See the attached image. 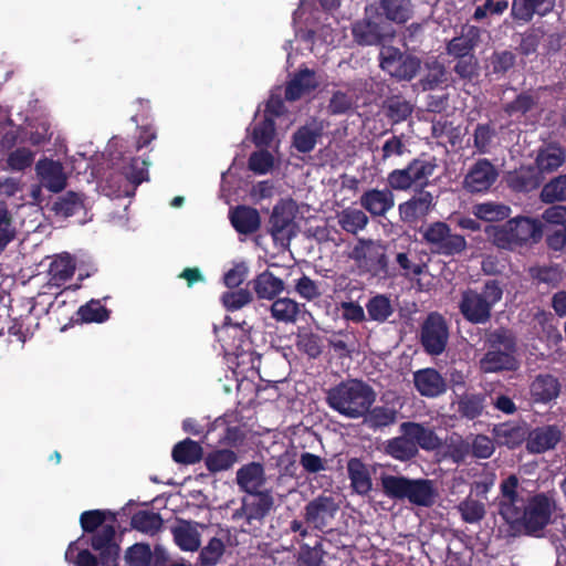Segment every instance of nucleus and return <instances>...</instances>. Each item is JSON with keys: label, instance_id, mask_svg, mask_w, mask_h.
Listing matches in <instances>:
<instances>
[{"label": "nucleus", "instance_id": "1", "mask_svg": "<svg viewBox=\"0 0 566 566\" xmlns=\"http://www.w3.org/2000/svg\"><path fill=\"white\" fill-rule=\"evenodd\" d=\"M520 480L510 474L500 484L499 514L510 528L531 537H542L544 530L552 523L556 510L553 495L539 492L527 500L520 493Z\"/></svg>", "mask_w": 566, "mask_h": 566}, {"label": "nucleus", "instance_id": "2", "mask_svg": "<svg viewBox=\"0 0 566 566\" xmlns=\"http://www.w3.org/2000/svg\"><path fill=\"white\" fill-rule=\"evenodd\" d=\"M326 403L348 419H359L376 401V391L366 381L349 378L326 391Z\"/></svg>", "mask_w": 566, "mask_h": 566}, {"label": "nucleus", "instance_id": "3", "mask_svg": "<svg viewBox=\"0 0 566 566\" xmlns=\"http://www.w3.org/2000/svg\"><path fill=\"white\" fill-rule=\"evenodd\" d=\"M486 352L480 359V370L484 374L516 371L520 368L517 342L513 332L499 327L485 333Z\"/></svg>", "mask_w": 566, "mask_h": 566}, {"label": "nucleus", "instance_id": "4", "mask_svg": "<svg viewBox=\"0 0 566 566\" xmlns=\"http://www.w3.org/2000/svg\"><path fill=\"white\" fill-rule=\"evenodd\" d=\"M503 294V284L499 280H486L480 290L468 287L461 292L459 312L468 323L484 325L491 321L492 311Z\"/></svg>", "mask_w": 566, "mask_h": 566}, {"label": "nucleus", "instance_id": "5", "mask_svg": "<svg viewBox=\"0 0 566 566\" xmlns=\"http://www.w3.org/2000/svg\"><path fill=\"white\" fill-rule=\"evenodd\" d=\"M490 237L499 249L513 251L525 245L530 240L538 241L542 237V229L536 220L528 217H516L501 226L493 227Z\"/></svg>", "mask_w": 566, "mask_h": 566}, {"label": "nucleus", "instance_id": "6", "mask_svg": "<svg viewBox=\"0 0 566 566\" xmlns=\"http://www.w3.org/2000/svg\"><path fill=\"white\" fill-rule=\"evenodd\" d=\"M422 242L432 254L452 258L467 250L468 243L462 234L453 233L444 221H434L421 227Z\"/></svg>", "mask_w": 566, "mask_h": 566}, {"label": "nucleus", "instance_id": "7", "mask_svg": "<svg viewBox=\"0 0 566 566\" xmlns=\"http://www.w3.org/2000/svg\"><path fill=\"white\" fill-rule=\"evenodd\" d=\"M348 258L353 260L359 269L373 275L388 273V258L385 249L371 239L359 238Z\"/></svg>", "mask_w": 566, "mask_h": 566}, {"label": "nucleus", "instance_id": "8", "mask_svg": "<svg viewBox=\"0 0 566 566\" xmlns=\"http://www.w3.org/2000/svg\"><path fill=\"white\" fill-rule=\"evenodd\" d=\"M380 67L399 81H411L421 69V60L397 48L388 46L380 53Z\"/></svg>", "mask_w": 566, "mask_h": 566}, {"label": "nucleus", "instance_id": "9", "mask_svg": "<svg viewBox=\"0 0 566 566\" xmlns=\"http://www.w3.org/2000/svg\"><path fill=\"white\" fill-rule=\"evenodd\" d=\"M449 340V326L438 312L427 315L420 327V343L423 350L432 356L442 354Z\"/></svg>", "mask_w": 566, "mask_h": 566}, {"label": "nucleus", "instance_id": "10", "mask_svg": "<svg viewBox=\"0 0 566 566\" xmlns=\"http://www.w3.org/2000/svg\"><path fill=\"white\" fill-rule=\"evenodd\" d=\"M436 165L429 160L415 158L406 168L389 172L387 181L391 189L407 190L413 185L424 186L433 174Z\"/></svg>", "mask_w": 566, "mask_h": 566}, {"label": "nucleus", "instance_id": "11", "mask_svg": "<svg viewBox=\"0 0 566 566\" xmlns=\"http://www.w3.org/2000/svg\"><path fill=\"white\" fill-rule=\"evenodd\" d=\"M499 178L496 167L486 158L478 159L463 179V189L471 193H485Z\"/></svg>", "mask_w": 566, "mask_h": 566}, {"label": "nucleus", "instance_id": "12", "mask_svg": "<svg viewBox=\"0 0 566 566\" xmlns=\"http://www.w3.org/2000/svg\"><path fill=\"white\" fill-rule=\"evenodd\" d=\"M294 227L292 209L286 203H276L269 219V232L273 240L279 241L282 245H289L295 235Z\"/></svg>", "mask_w": 566, "mask_h": 566}, {"label": "nucleus", "instance_id": "13", "mask_svg": "<svg viewBox=\"0 0 566 566\" xmlns=\"http://www.w3.org/2000/svg\"><path fill=\"white\" fill-rule=\"evenodd\" d=\"M304 520L315 530L324 531L335 517L338 505L332 496L319 495L305 505Z\"/></svg>", "mask_w": 566, "mask_h": 566}, {"label": "nucleus", "instance_id": "14", "mask_svg": "<svg viewBox=\"0 0 566 566\" xmlns=\"http://www.w3.org/2000/svg\"><path fill=\"white\" fill-rule=\"evenodd\" d=\"M34 169L41 186L46 190L59 193L65 189L67 176L61 161L43 157L36 161Z\"/></svg>", "mask_w": 566, "mask_h": 566}, {"label": "nucleus", "instance_id": "15", "mask_svg": "<svg viewBox=\"0 0 566 566\" xmlns=\"http://www.w3.org/2000/svg\"><path fill=\"white\" fill-rule=\"evenodd\" d=\"M434 206L436 202L432 193L421 189L409 200L401 202L398 207V211L401 221L405 223H413L427 217Z\"/></svg>", "mask_w": 566, "mask_h": 566}, {"label": "nucleus", "instance_id": "16", "mask_svg": "<svg viewBox=\"0 0 566 566\" xmlns=\"http://www.w3.org/2000/svg\"><path fill=\"white\" fill-rule=\"evenodd\" d=\"M562 430L556 424H546L528 430L526 450L539 454L554 449L560 441Z\"/></svg>", "mask_w": 566, "mask_h": 566}, {"label": "nucleus", "instance_id": "17", "mask_svg": "<svg viewBox=\"0 0 566 566\" xmlns=\"http://www.w3.org/2000/svg\"><path fill=\"white\" fill-rule=\"evenodd\" d=\"M399 409L395 405L384 403L371 406L365 411L363 424L374 432L384 431L398 422Z\"/></svg>", "mask_w": 566, "mask_h": 566}, {"label": "nucleus", "instance_id": "18", "mask_svg": "<svg viewBox=\"0 0 566 566\" xmlns=\"http://www.w3.org/2000/svg\"><path fill=\"white\" fill-rule=\"evenodd\" d=\"M413 385L417 391L427 398H437L447 391V382L434 368H422L413 373Z\"/></svg>", "mask_w": 566, "mask_h": 566}, {"label": "nucleus", "instance_id": "19", "mask_svg": "<svg viewBox=\"0 0 566 566\" xmlns=\"http://www.w3.org/2000/svg\"><path fill=\"white\" fill-rule=\"evenodd\" d=\"M318 85L315 71L307 67L300 69L286 83L284 98L287 102H296L315 91Z\"/></svg>", "mask_w": 566, "mask_h": 566}, {"label": "nucleus", "instance_id": "20", "mask_svg": "<svg viewBox=\"0 0 566 566\" xmlns=\"http://www.w3.org/2000/svg\"><path fill=\"white\" fill-rule=\"evenodd\" d=\"M239 489L244 493H258L266 483L265 470L260 462L243 464L235 475Z\"/></svg>", "mask_w": 566, "mask_h": 566}, {"label": "nucleus", "instance_id": "21", "mask_svg": "<svg viewBox=\"0 0 566 566\" xmlns=\"http://www.w3.org/2000/svg\"><path fill=\"white\" fill-rule=\"evenodd\" d=\"M400 431L411 439L418 450L421 448L426 451H433L442 446L441 439L437 436L434 430L424 427L422 423L412 421L402 422L400 424Z\"/></svg>", "mask_w": 566, "mask_h": 566}, {"label": "nucleus", "instance_id": "22", "mask_svg": "<svg viewBox=\"0 0 566 566\" xmlns=\"http://www.w3.org/2000/svg\"><path fill=\"white\" fill-rule=\"evenodd\" d=\"M324 133L323 122L312 119L300 126L292 135V146L302 154H308L315 149L317 142Z\"/></svg>", "mask_w": 566, "mask_h": 566}, {"label": "nucleus", "instance_id": "23", "mask_svg": "<svg viewBox=\"0 0 566 566\" xmlns=\"http://www.w3.org/2000/svg\"><path fill=\"white\" fill-rule=\"evenodd\" d=\"M437 495V489L432 480L409 478L405 500L410 504L430 507L434 504Z\"/></svg>", "mask_w": 566, "mask_h": 566}, {"label": "nucleus", "instance_id": "24", "mask_svg": "<svg viewBox=\"0 0 566 566\" xmlns=\"http://www.w3.org/2000/svg\"><path fill=\"white\" fill-rule=\"evenodd\" d=\"M360 206L374 217H384L395 206V197L390 189H369L359 199Z\"/></svg>", "mask_w": 566, "mask_h": 566}, {"label": "nucleus", "instance_id": "25", "mask_svg": "<svg viewBox=\"0 0 566 566\" xmlns=\"http://www.w3.org/2000/svg\"><path fill=\"white\" fill-rule=\"evenodd\" d=\"M544 181V176L534 166H522L510 171L506 184L516 192H530L537 189Z\"/></svg>", "mask_w": 566, "mask_h": 566}, {"label": "nucleus", "instance_id": "26", "mask_svg": "<svg viewBox=\"0 0 566 566\" xmlns=\"http://www.w3.org/2000/svg\"><path fill=\"white\" fill-rule=\"evenodd\" d=\"M347 476L354 493L365 496L373 490L371 472L359 458H350L346 464Z\"/></svg>", "mask_w": 566, "mask_h": 566}, {"label": "nucleus", "instance_id": "27", "mask_svg": "<svg viewBox=\"0 0 566 566\" xmlns=\"http://www.w3.org/2000/svg\"><path fill=\"white\" fill-rule=\"evenodd\" d=\"M253 496L251 500L243 499L242 512L248 524L253 521L262 522L270 513L274 505V499L270 490H264L258 493H250Z\"/></svg>", "mask_w": 566, "mask_h": 566}, {"label": "nucleus", "instance_id": "28", "mask_svg": "<svg viewBox=\"0 0 566 566\" xmlns=\"http://www.w3.org/2000/svg\"><path fill=\"white\" fill-rule=\"evenodd\" d=\"M566 151L558 143H549L537 149L535 168L544 174H552L565 164Z\"/></svg>", "mask_w": 566, "mask_h": 566}, {"label": "nucleus", "instance_id": "29", "mask_svg": "<svg viewBox=\"0 0 566 566\" xmlns=\"http://www.w3.org/2000/svg\"><path fill=\"white\" fill-rule=\"evenodd\" d=\"M562 385L557 377L551 374L537 375L530 386L531 397L534 402L549 403L560 394Z\"/></svg>", "mask_w": 566, "mask_h": 566}, {"label": "nucleus", "instance_id": "30", "mask_svg": "<svg viewBox=\"0 0 566 566\" xmlns=\"http://www.w3.org/2000/svg\"><path fill=\"white\" fill-rule=\"evenodd\" d=\"M115 537V527L111 524L102 526L91 539L93 549L99 552L101 564L109 565L115 563L118 547L113 545Z\"/></svg>", "mask_w": 566, "mask_h": 566}, {"label": "nucleus", "instance_id": "31", "mask_svg": "<svg viewBox=\"0 0 566 566\" xmlns=\"http://www.w3.org/2000/svg\"><path fill=\"white\" fill-rule=\"evenodd\" d=\"M230 221L235 231L240 234H252L261 226V218L255 208L238 206L230 212Z\"/></svg>", "mask_w": 566, "mask_h": 566}, {"label": "nucleus", "instance_id": "32", "mask_svg": "<svg viewBox=\"0 0 566 566\" xmlns=\"http://www.w3.org/2000/svg\"><path fill=\"white\" fill-rule=\"evenodd\" d=\"M250 284L260 300H274L285 287L283 280L270 270L259 273Z\"/></svg>", "mask_w": 566, "mask_h": 566}, {"label": "nucleus", "instance_id": "33", "mask_svg": "<svg viewBox=\"0 0 566 566\" xmlns=\"http://www.w3.org/2000/svg\"><path fill=\"white\" fill-rule=\"evenodd\" d=\"M494 436L499 444L515 449L527 443L528 428L526 423H501L495 426Z\"/></svg>", "mask_w": 566, "mask_h": 566}, {"label": "nucleus", "instance_id": "34", "mask_svg": "<svg viewBox=\"0 0 566 566\" xmlns=\"http://www.w3.org/2000/svg\"><path fill=\"white\" fill-rule=\"evenodd\" d=\"M52 210L56 216L70 218L86 211L85 195L82 192L66 191L57 197L53 203Z\"/></svg>", "mask_w": 566, "mask_h": 566}, {"label": "nucleus", "instance_id": "35", "mask_svg": "<svg viewBox=\"0 0 566 566\" xmlns=\"http://www.w3.org/2000/svg\"><path fill=\"white\" fill-rule=\"evenodd\" d=\"M382 109L391 124H399L411 116L413 105L406 97L398 94L387 96L382 103Z\"/></svg>", "mask_w": 566, "mask_h": 566}, {"label": "nucleus", "instance_id": "36", "mask_svg": "<svg viewBox=\"0 0 566 566\" xmlns=\"http://www.w3.org/2000/svg\"><path fill=\"white\" fill-rule=\"evenodd\" d=\"M384 453L395 460L407 462L417 457L418 449L411 439L402 433L401 436L388 439L384 443Z\"/></svg>", "mask_w": 566, "mask_h": 566}, {"label": "nucleus", "instance_id": "37", "mask_svg": "<svg viewBox=\"0 0 566 566\" xmlns=\"http://www.w3.org/2000/svg\"><path fill=\"white\" fill-rule=\"evenodd\" d=\"M479 42V31L471 28L467 34L454 36L447 43V54L452 60L474 55V49Z\"/></svg>", "mask_w": 566, "mask_h": 566}, {"label": "nucleus", "instance_id": "38", "mask_svg": "<svg viewBox=\"0 0 566 566\" xmlns=\"http://www.w3.org/2000/svg\"><path fill=\"white\" fill-rule=\"evenodd\" d=\"M450 63H453L452 71L457 75V78L464 85L478 83L480 77V63L475 54L451 60Z\"/></svg>", "mask_w": 566, "mask_h": 566}, {"label": "nucleus", "instance_id": "39", "mask_svg": "<svg viewBox=\"0 0 566 566\" xmlns=\"http://www.w3.org/2000/svg\"><path fill=\"white\" fill-rule=\"evenodd\" d=\"M75 268V261L70 253L64 252L56 255L49 266L51 281L56 285L66 282L73 276Z\"/></svg>", "mask_w": 566, "mask_h": 566}, {"label": "nucleus", "instance_id": "40", "mask_svg": "<svg viewBox=\"0 0 566 566\" xmlns=\"http://www.w3.org/2000/svg\"><path fill=\"white\" fill-rule=\"evenodd\" d=\"M164 521L159 513L140 510L130 518V525L134 530L147 535H156L163 527Z\"/></svg>", "mask_w": 566, "mask_h": 566}, {"label": "nucleus", "instance_id": "41", "mask_svg": "<svg viewBox=\"0 0 566 566\" xmlns=\"http://www.w3.org/2000/svg\"><path fill=\"white\" fill-rule=\"evenodd\" d=\"M202 447L187 438L172 448L171 457L176 463L180 464H195L202 459Z\"/></svg>", "mask_w": 566, "mask_h": 566}, {"label": "nucleus", "instance_id": "42", "mask_svg": "<svg viewBox=\"0 0 566 566\" xmlns=\"http://www.w3.org/2000/svg\"><path fill=\"white\" fill-rule=\"evenodd\" d=\"M472 211L476 219L495 222L509 218L511 208L504 203L486 201L474 205Z\"/></svg>", "mask_w": 566, "mask_h": 566}, {"label": "nucleus", "instance_id": "43", "mask_svg": "<svg viewBox=\"0 0 566 566\" xmlns=\"http://www.w3.org/2000/svg\"><path fill=\"white\" fill-rule=\"evenodd\" d=\"M271 315L276 322L295 323L301 312L300 304L289 297H279L271 305Z\"/></svg>", "mask_w": 566, "mask_h": 566}, {"label": "nucleus", "instance_id": "44", "mask_svg": "<svg viewBox=\"0 0 566 566\" xmlns=\"http://www.w3.org/2000/svg\"><path fill=\"white\" fill-rule=\"evenodd\" d=\"M238 461V454L230 449H219L205 457V465L210 473L227 471Z\"/></svg>", "mask_w": 566, "mask_h": 566}, {"label": "nucleus", "instance_id": "45", "mask_svg": "<svg viewBox=\"0 0 566 566\" xmlns=\"http://www.w3.org/2000/svg\"><path fill=\"white\" fill-rule=\"evenodd\" d=\"M296 348L311 359H317L323 353L322 337L312 331H301L296 335Z\"/></svg>", "mask_w": 566, "mask_h": 566}, {"label": "nucleus", "instance_id": "46", "mask_svg": "<svg viewBox=\"0 0 566 566\" xmlns=\"http://www.w3.org/2000/svg\"><path fill=\"white\" fill-rule=\"evenodd\" d=\"M366 311L370 321L385 323L394 314L395 310L388 296L377 294L368 300Z\"/></svg>", "mask_w": 566, "mask_h": 566}, {"label": "nucleus", "instance_id": "47", "mask_svg": "<svg viewBox=\"0 0 566 566\" xmlns=\"http://www.w3.org/2000/svg\"><path fill=\"white\" fill-rule=\"evenodd\" d=\"M367 214L359 209L347 208L338 214V224L340 228L350 234H356L364 230L368 224Z\"/></svg>", "mask_w": 566, "mask_h": 566}, {"label": "nucleus", "instance_id": "48", "mask_svg": "<svg viewBox=\"0 0 566 566\" xmlns=\"http://www.w3.org/2000/svg\"><path fill=\"white\" fill-rule=\"evenodd\" d=\"M174 541L185 552H196L200 547V534L189 523L172 528Z\"/></svg>", "mask_w": 566, "mask_h": 566}, {"label": "nucleus", "instance_id": "49", "mask_svg": "<svg viewBox=\"0 0 566 566\" xmlns=\"http://www.w3.org/2000/svg\"><path fill=\"white\" fill-rule=\"evenodd\" d=\"M352 32L355 41L360 45H376L382 40L378 24L371 21L356 22Z\"/></svg>", "mask_w": 566, "mask_h": 566}, {"label": "nucleus", "instance_id": "50", "mask_svg": "<svg viewBox=\"0 0 566 566\" xmlns=\"http://www.w3.org/2000/svg\"><path fill=\"white\" fill-rule=\"evenodd\" d=\"M379 480L382 493L387 497L392 500H405V493L409 481L408 476L381 473Z\"/></svg>", "mask_w": 566, "mask_h": 566}, {"label": "nucleus", "instance_id": "51", "mask_svg": "<svg viewBox=\"0 0 566 566\" xmlns=\"http://www.w3.org/2000/svg\"><path fill=\"white\" fill-rule=\"evenodd\" d=\"M35 159V151L28 147H18L11 150L6 159V168L15 172H23L31 168Z\"/></svg>", "mask_w": 566, "mask_h": 566}, {"label": "nucleus", "instance_id": "52", "mask_svg": "<svg viewBox=\"0 0 566 566\" xmlns=\"http://www.w3.org/2000/svg\"><path fill=\"white\" fill-rule=\"evenodd\" d=\"M457 510L460 513L462 521L469 524L480 523L486 514L484 503L472 499L471 496L461 501L458 504Z\"/></svg>", "mask_w": 566, "mask_h": 566}, {"label": "nucleus", "instance_id": "53", "mask_svg": "<svg viewBox=\"0 0 566 566\" xmlns=\"http://www.w3.org/2000/svg\"><path fill=\"white\" fill-rule=\"evenodd\" d=\"M107 310L99 300H91L86 304L78 307L76 315L78 321L83 323H103L109 317Z\"/></svg>", "mask_w": 566, "mask_h": 566}, {"label": "nucleus", "instance_id": "54", "mask_svg": "<svg viewBox=\"0 0 566 566\" xmlns=\"http://www.w3.org/2000/svg\"><path fill=\"white\" fill-rule=\"evenodd\" d=\"M497 133L491 123H479L473 130V146L479 154H488L491 150Z\"/></svg>", "mask_w": 566, "mask_h": 566}, {"label": "nucleus", "instance_id": "55", "mask_svg": "<svg viewBox=\"0 0 566 566\" xmlns=\"http://www.w3.org/2000/svg\"><path fill=\"white\" fill-rule=\"evenodd\" d=\"M148 166L147 160L132 157L128 163L120 166V170L130 184L138 186L148 180Z\"/></svg>", "mask_w": 566, "mask_h": 566}, {"label": "nucleus", "instance_id": "56", "mask_svg": "<svg viewBox=\"0 0 566 566\" xmlns=\"http://www.w3.org/2000/svg\"><path fill=\"white\" fill-rule=\"evenodd\" d=\"M539 197L545 203L566 201V174L554 177L545 184Z\"/></svg>", "mask_w": 566, "mask_h": 566}, {"label": "nucleus", "instance_id": "57", "mask_svg": "<svg viewBox=\"0 0 566 566\" xmlns=\"http://www.w3.org/2000/svg\"><path fill=\"white\" fill-rule=\"evenodd\" d=\"M484 399L480 394L463 395L458 401L460 415L469 420L480 417L484 409Z\"/></svg>", "mask_w": 566, "mask_h": 566}, {"label": "nucleus", "instance_id": "58", "mask_svg": "<svg viewBox=\"0 0 566 566\" xmlns=\"http://www.w3.org/2000/svg\"><path fill=\"white\" fill-rule=\"evenodd\" d=\"M530 275L536 283H545L552 287L558 286L563 279L562 269L557 264L533 266Z\"/></svg>", "mask_w": 566, "mask_h": 566}, {"label": "nucleus", "instance_id": "59", "mask_svg": "<svg viewBox=\"0 0 566 566\" xmlns=\"http://www.w3.org/2000/svg\"><path fill=\"white\" fill-rule=\"evenodd\" d=\"M325 554L321 541L316 542L314 546L303 543L300 546L297 563L300 566H322Z\"/></svg>", "mask_w": 566, "mask_h": 566}, {"label": "nucleus", "instance_id": "60", "mask_svg": "<svg viewBox=\"0 0 566 566\" xmlns=\"http://www.w3.org/2000/svg\"><path fill=\"white\" fill-rule=\"evenodd\" d=\"M275 135V120L271 116L264 115V118L253 128V143L258 147H268L273 142Z\"/></svg>", "mask_w": 566, "mask_h": 566}, {"label": "nucleus", "instance_id": "61", "mask_svg": "<svg viewBox=\"0 0 566 566\" xmlns=\"http://www.w3.org/2000/svg\"><path fill=\"white\" fill-rule=\"evenodd\" d=\"M226 546L221 538L212 537L208 544L202 547L199 559L201 566H214L224 554Z\"/></svg>", "mask_w": 566, "mask_h": 566}, {"label": "nucleus", "instance_id": "62", "mask_svg": "<svg viewBox=\"0 0 566 566\" xmlns=\"http://www.w3.org/2000/svg\"><path fill=\"white\" fill-rule=\"evenodd\" d=\"M516 62V55L509 51H494L490 56V66L492 70V73L502 76L505 75Z\"/></svg>", "mask_w": 566, "mask_h": 566}, {"label": "nucleus", "instance_id": "63", "mask_svg": "<svg viewBox=\"0 0 566 566\" xmlns=\"http://www.w3.org/2000/svg\"><path fill=\"white\" fill-rule=\"evenodd\" d=\"M213 426L224 427V433L220 437L219 442L227 444L231 448L241 447L247 439V433L240 426H226V420L222 418H218L214 421Z\"/></svg>", "mask_w": 566, "mask_h": 566}, {"label": "nucleus", "instance_id": "64", "mask_svg": "<svg viewBox=\"0 0 566 566\" xmlns=\"http://www.w3.org/2000/svg\"><path fill=\"white\" fill-rule=\"evenodd\" d=\"M151 556L148 544L136 543L126 551L125 559L129 566H149Z\"/></svg>", "mask_w": 566, "mask_h": 566}]
</instances>
